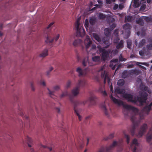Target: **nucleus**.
Segmentation results:
<instances>
[{
	"label": "nucleus",
	"mask_w": 152,
	"mask_h": 152,
	"mask_svg": "<svg viewBox=\"0 0 152 152\" xmlns=\"http://www.w3.org/2000/svg\"><path fill=\"white\" fill-rule=\"evenodd\" d=\"M141 31H142V33H141V35L142 36H144L145 34V30H144L143 29H142L141 30Z\"/></svg>",
	"instance_id": "obj_59"
},
{
	"label": "nucleus",
	"mask_w": 152,
	"mask_h": 152,
	"mask_svg": "<svg viewBox=\"0 0 152 152\" xmlns=\"http://www.w3.org/2000/svg\"><path fill=\"white\" fill-rule=\"evenodd\" d=\"M147 49L149 50H152V44H150L147 45Z\"/></svg>",
	"instance_id": "obj_50"
},
{
	"label": "nucleus",
	"mask_w": 152,
	"mask_h": 152,
	"mask_svg": "<svg viewBox=\"0 0 152 152\" xmlns=\"http://www.w3.org/2000/svg\"><path fill=\"white\" fill-rule=\"evenodd\" d=\"M111 61L114 64H116L118 62V59H113L111 60Z\"/></svg>",
	"instance_id": "obj_56"
},
{
	"label": "nucleus",
	"mask_w": 152,
	"mask_h": 152,
	"mask_svg": "<svg viewBox=\"0 0 152 152\" xmlns=\"http://www.w3.org/2000/svg\"><path fill=\"white\" fill-rule=\"evenodd\" d=\"M148 128V126L147 124H144L141 126L140 130L138 132L139 136L140 137L142 136L144 134L145 132Z\"/></svg>",
	"instance_id": "obj_13"
},
{
	"label": "nucleus",
	"mask_w": 152,
	"mask_h": 152,
	"mask_svg": "<svg viewBox=\"0 0 152 152\" xmlns=\"http://www.w3.org/2000/svg\"><path fill=\"white\" fill-rule=\"evenodd\" d=\"M140 95V97H137V99H133V96L130 94L125 93L123 95V97L127 99L128 102H132L134 103H136L137 101L141 103H144L147 100L148 94L145 92L140 91L139 92Z\"/></svg>",
	"instance_id": "obj_3"
},
{
	"label": "nucleus",
	"mask_w": 152,
	"mask_h": 152,
	"mask_svg": "<svg viewBox=\"0 0 152 152\" xmlns=\"http://www.w3.org/2000/svg\"><path fill=\"white\" fill-rule=\"evenodd\" d=\"M124 84V81L123 79L119 80L117 82V84L119 86H122Z\"/></svg>",
	"instance_id": "obj_30"
},
{
	"label": "nucleus",
	"mask_w": 152,
	"mask_h": 152,
	"mask_svg": "<svg viewBox=\"0 0 152 152\" xmlns=\"http://www.w3.org/2000/svg\"><path fill=\"white\" fill-rule=\"evenodd\" d=\"M92 61L95 62H99L100 57L99 56H95L92 57Z\"/></svg>",
	"instance_id": "obj_24"
},
{
	"label": "nucleus",
	"mask_w": 152,
	"mask_h": 152,
	"mask_svg": "<svg viewBox=\"0 0 152 152\" xmlns=\"http://www.w3.org/2000/svg\"><path fill=\"white\" fill-rule=\"evenodd\" d=\"M84 25L86 29H87V28H88L89 27V21L88 19H86L85 20V22L84 23Z\"/></svg>",
	"instance_id": "obj_41"
},
{
	"label": "nucleus",
	"mask_w": 152,
	"mask_h": 152,
	"mask_svg": "<svg viewBox=\"0 0 152 152\" xmlns=\"http://www.w3.org/2000/svg\"><path fill=\"white\" fill-rule=\"evenodd\" d=\"M76 71L78 74V76L79 77L85 76L87 74L86 71L85 69H83L80 67L77 68Z\"/></svg>",
	"instance_id": "obj_14"
},
{
	"label": "nucleus",
	"mask_w": 152,
	"mask_h": 152,
	"mask_svg": "<svg viewBox=\"0 0 152 152\" xmlns=\"http://www.w3.org/2000/svg\"><path fill=\"white\" fill-rule=\"evenodd\" d=\"M48 50L47 49H45L40 54L39 56L42 57H44L48 55Z\"/></svg>",
	"instance_id": "obj_21"
},
{
	"label": "nucleus",
	"mask_w": 152,
	"mask_h": 152,
	"mask_svg": "<svg viewBox=\"0 0 152 152\" xmlns=\"http://www.w3.org/2000/svg\"><path fill=\"white\" fill-rule=\"evenodd\" d=\"M75 27L76 28L77 32L76 35L77 37H82L84 36L85 34V31L83 27L81 24L79 22L78 20H77V21L75 24Z\"/></svg>",
	"instance_id": "obj_5"
},
{
	"label": "nucleus",
	"mask_w": 152,
	"mask_h": 152,
	"mask_svg": "<svg viewBox=\"0 0 152 152\" xmlns=\"http://www.w3.org/2000/svg\"><path fill=\"white\" fill-rule=\"evenodd\" d=\"M110 97L111 99L115 104L119 106L122 105L123 106V107L124 108L123 112L125 115H128L129 111L130 110H132L135 114L138 113V110L137 108L132 106L124 104L123 102L115 98L112 95H111Z\"/></svg>",
	"instance_id": "obj_2"
},
{
	"label": "nucleus",
	"mask_w": 152,
	"mask_h": 152,
	"mask_svg": "<svg viewBox=\"0 0 152 152\" xmlns=\"http://www.w3.org/2000/svg\"><path fill=\"white\" fill-rule=\"evenodd\" d=\"M139 145L137 140L135 138L132 141V143L131 145V147L132 148L134 146L133 145H134V146L132 149L133 152H137L136 150Z\"/></svg>",
	"instance_id": "obj_15"
},
{
	"label": "nucleus",
	"mask_w": 152,
	"mask_h": 152,
	"mask_svg": "<svg viewBox=\"0 0 152 152\" xmlns=\"http://www.w3.org/2000/svg\"><path fill=\"white\" fill-rule=\"evenodd\" d=\"M53 24V22L51 23L47 27V28L48 29L50 28L51 26H52Z\"/></svg>",
	"instance_id": "obj_62"
},
{
	"label": "nucleus",
	"mask_w": 152,
	"mask_h": 152,
	"mask_svg": "<svg viewBox=\"0 0 152 152\" xmlns=\"http://www.w3.org/2000/svg\"><path fill=\"white\" fill-rule=\"evenodd\" d=\"M115 92L119 94H125V91L124 89H120L119 88H116L115 90Z\"/></svg>",
	"instance_id": "obj_20"
},
{
	"label": "nucleus",
	"mask_w": 152,
	"mask_h": 152,
	"mask_svg": "<svg viewBox=\"0 0 152 152\" xmlns=\"http://www.w3.org/2000/svg\"><path fill=\"white\" fill-rule=\"evenodd\" d=\"M53 69V68L52 67H50V70L49 71H47V74L48 75H49L50 72Z\"/></svg>",
	"instance_id": "obj_61"
},
{
	"label": "nucleus",
	"mask_w": 152,
	"mask_h": 152,
	"mask_svg": "<svg viewBox=\"0 0 152 152\" xmlns=\"http://www.w3.org/2000/svg\"><path fill=\"white\" fill-rule=\"evenodd\" d=\"M106 17V16L102 13H100L99 14V18L100 19H103Z\"/></svg>",
	"instance_id": "obj_38"
},
{
	"label": "nucleus",
	"mask_w": 152,
	"mask_h": 152,
	"mask_svg": "<svg viewBox=\"0 0 152 152\" xmlns=\"http://www.w3.org/2000/svg\"><path fill=\"white\" fill-rule=\"evenodd\" d=\"M39 150L36 152H43L46 150H48L50 151L52 150V148L51 147H48L47 146L41 145L39 146Z\"/></svg>",
	"instance_id": "obj_17"
},
{
	"label": "nucleus",
	"mask_w": 152,
	"mask_h": 152,
	"mask_svg": "<svg viewBox=\"0 0 152 152\" xmlns=\"http://www.w3.org/2000/svg\"><path fill=\"white\" fill-rule=\"evenodd\" d=\"M54 89L55 90L57 91L59 89V86H56L54 87Z\"/></svg>",
	"instance_id": "obj_58"
},
{
	"label": "nucleus",
	"mask_w": 152,
	"mask_h": 152,
	"mask_svg": "<svg viewBox=\"0 0 152 152\" xmlns=\"http://www.w3.org/2000/svg\"><path fill=\"white\" fill-rule=\"evenodd\" d=\"M118 7L119 9L121 10H122L124 8V6L123 4H120L118 6Z\"/></svg>",
	"instance_id": "obj_60"
},
{
	"label": "nucleus",
	"mask_w": 152,
	"mask_h": 152,
	"mask_svg": "<svg viewBox=\"0 0 152 152\" xmlns=\"http://www.w3.org/2000/svg\"><path fill=\"white\" fill-rule=\"evenodd\" d=\"M71 82L70 80H68L67 82V83L66 84V87L67 88H68L69 87L71 84Z\"/></svg>",
	"instance_id": "obj_51"
},
{
	"label": "nucleus",
	"mask_w": 152,
	"mask_h": 152,
	"mask_svg": "<svg viewBox=\"0 0 152 152\" xmlns=\"http://www.w3.org/2000/svg\"><path fill=\"white\" fill-rule=\"evenodd\" d=\"M81 42V41L80 39H75L73 43V45L74 46H77Z\"/></svg>",
	"instance_id": "obj_27"
},
{
	"label": "nucleus",
	"mask_w": 152,
	"mask_h": 152,
	"mask_svg": "<svg viewBox=\"0 0 152 152\" xmlns=\"http://www.w3.org/2000/svg\"><path fill=\"white\" fill-rule=\"evenodd\" d=\"M145 86L142 82H141L140 86V90H142Z\"/></svg>",
	"instance_id": "obj_49"
},
{
	"label": "nucleus",
	"mask_w": 152,
	"mask_h": 152,
	"mask_svg": "<svg viewBox=\"0 0 152 152\" xmlns=\"http://www.w3.org/2000/svg\"><path fill=\"white\" fill-rule=\"evenodd\" d=\"M60 35L59 34H57L54 38H52L48 36L46 38L45 42L47 44L49 45L50 46H51L52 45L54 40H55L56 41H57Z\"/></svg>",
	"instance_id": "obj_12"
},
{
	"label": "nucleus",
	"mask_w": 152,
	"mask_h": 152,
	"mask_svg": "<svg viewBox=\"0 0 152 152\" xmlns=\"http://www.w3.org/2000/svg\"><path fill=\"white\" fill-rule=\"evenodd\" d=\"M133 66L134 65L133 64H130L127 66V67L128 68H133Z\"/></svg>",
	"instance_id": "obj_63"
},
{
	"label": "nucleus",
	"mask_w": 152,
	"mask_h": 152,
	"mask_svg": "<svg viewBox=\"0 0 152 152\" xmlns=\"http://www.w3.org/2000/svg\"><path fill=\"white\" fill-rule=\"evenodd\" d=\"M116 64H115L111 61L110 65V66L111 68L113 70H114L115 68Z\"/></svg>",
	"instance_id": "obj_42"
},
{
	"label": "nucleus",
	"mask_w": 152,
	"mask_h": 152,
	"mask_svg": "<svg viewBox=\"0 0 152 152\" xmlns=\"http://www.w3.org/2000/svg\"><path fill=\"white\" fill-rule=\"evenodd\" d=\"M68 95V93L67 91L63 92L61 95L60 96L61 98H63L64 96H66Z\"/></svg>",
	"instance_id": "obj_44"
},
{
	"label": "nucleus",
	"mask_w": 152,
	"mask_h": 152,
	"mask_svg": "<svg viewBox=\"0 0 152 152\" xmlns=\"http://www.w3.org/2000/svg\"><path fill=\"white\" fill-rule=\"evenodd\" d=\"M133 17L132 16L128 15L125 18V22H131L132 21Z\"/></svg>",
	"instance_id": "obj_28"
},
{
	"label": "nucleus",
	"mask_w": 152,
	"mask_h": 152,
	"mask_svg": "<svg viewBox=\"0 0 152 152\" xmlns=\"http://www.w3.org/2000/svg\"><path fill=\"white\" fill-rule=\"evenodd\" d=\"M111 30L110 28H106L104 30V34L107 37H108L110 34Z\"/></svg>",
	"instance_id": "obj_25"
},
{
	"label": "nucleus",
	"mask_w": 152,
	"mask_h": 152,
	"mask_svg": "<svg viewBox=\"0 0 152 152\" xmlns=\"http://www.w3.org/2000/svg\"><path fill=\"white\" fill-rule=\"evenodd\" d=\"M146 42L145 39H142L139 42L138 44V47L139 48L142 47L145 44Z\"/></svg>",
	"instance_id": "obj_26"
},
{
	"label": "nucleus",
	"mask_w": 152,
	"mask_h": 152,
	"mask_svg": "<svg viewBox=\"0 0 152 152\" xmlns=\"http://www.w3.org/2000/svg\"><path fill=\"white\" fill-rule=\"evenodd\" d=\"M84 43L87 51L89 48H90V50H96V45L93 44L92 40L88 35L86 36V38L84 40Z\"/></svg>",
	"instance_id": "obj_6"
},
{
	"label": "nucleus",
	"mask_w": 152,
	"mask_h": 152,
	"mask_svg": "<svg viewBox=\"0 0 152 152\" xmlns=\"http://www.w3.org/2000/svg\"><path fill=\"white\" fill-rule=\"evenodd\" d=\"M143 90L149 93V90L147 86H145V87H144V88L142 90V91Z\"/></svg>",
	"instance_id": "obj_54"
},
{
	"label": "nucleus",
	"mask_w": 152,
	"mask_h": 152,
	"mask_svg": "<svg viewBox=\"0 0 152 152\" xmlns=\"http://www.w3.org/2000/svg\"><path fill=\"white\" fill-rule=\"evenodd\" d=\"M119 60L120 61H123L126 60V59L124 58L122 56V54H121L119 57Z\"/></svg>",
	"instance_id": "obj_43"
},
{
	"label": "nucleus",
	"mask_w": 152,
	"mask_h": 152,
	"mask_svg": "<svg viewBox=\"0 0 152 152\" xmlns=\"http://www.w3.org/2000/svg\"><path fill=\"white\" fill-rule=\"evenodd\" d=\"M96 21V19L95 18H90L89 20V23L91 26L95 24Z\"/></svg>",
	"instance_id": "obj_29"
},
{
	"label": "nucleus",
	"mask_w": 152,
	"mask_h": 152,
	"mask_svg": "<svg viewBox=\"0 0 152 152\" xmlns=\"http://www.w3.org/2000/svg\"><path fill=\"white\" fill-rule=\"evenodd\" d=\"M145 6L142 5L140 7V10H145Z\"/></svg>",
	"instance_id": "obj_64"
},
{
	"label": "nucleus",
	"mask_w": 152,
	"mask_h": 152,
	"mask_svg": "<svg viewBox=\"0 0 152 152\" xmlns=\"http://www.w3.org/2000/svg\"><path fill=\"white\" fill-rule=\"evenodd\" d=\"M86 81L85 80H78L77 83L76 84V86L72 91V96L70 95H69V99L73 103L74 105V112L78 116L80 121H81L82 118L79 114L80 111L77 110V106L82 104L84 105L86 103L87 101H84L83 102L80 101H74L73 99L74 96H77L79 94L80 87L84 86L86 85Z\"/></svg>",
	"instance_id": "obj_1"
},
{
	"label": "nucleus",
	"mask_w": 152,
	"mask_h": 152,
	"mask_svg": "<svg viewBox=\"0 0 152 152\" xmlns=\"http://www.w3.org/2000/svg\"><path fill=\"white\" fill-rule=\"evenodd\" d=\"M94 38L99 43L102 44V43L105 44L107 45V46L105 47V48H108L110 45V43L108 40L107 38L104 37L102 38V41L101 38L98 35V34L96 33H94L93 34Z\"/></svg>",
	"instance_id": "obj_7"
},
{
	"label": "nucleus",
	"mask_w": 152,
	"mask_h": 152,
	"mask_svg": "<svg viewBox=\"0 0 152 152\" xmlns=\"http://www.w3.org/2000/svg\"><path fill=\"white\" fill-rule=\"evenodd\" d=\"M115 23H113L112 25H111L110 27V28L112 31L113 30L114 28L115 27Z\"/></svg>",
	"instance_id": "obj_48"
},
{
	"label": "nucleus",
	"mask_w": 152,
	"mask_h": 152,
	"mask_svg": "<svg viewBox=\"0 0 152 152\" xmlns=\"http://www.w3.org/2000/svg\"><path fill=\"white\" fill-rule=\"evenodd\" d=\"M129 76V74L127 70H125L122 73V78H125Z\"/></svg>",
	"instance_id": "obj_32"
},
{
	"label": "nucleus",
	"mask_w": 152,
	"mask_h": 152,
	"mask_svg": "<svg viewBox=\"0 0 152 152\" xmlns=\"http://www.w3.org/2000/svg\"><path fill=\"white\" fill-rule=\"evenodd\" d=\"M99 91L104 96H106L107 95V93L105 91H103L102 90V87H100L99 88Z\"/></svg>",
	"instance_id": "obj_39"
},
{
	"label": "nucleus",
	"mask_w": 152,
	"mask_h": 152,
	"mask_svg": "<svg viewBox=\"0 0 152 152\" xmlns=\"http://www.w3.org/2000/svg\"><path fill=\"white\" fill-rule=\"evenodd\" d=\"M132 44V42L131 41L128 40L127 41V48L130 49Z\"/></svg>",
	"instance_id": "obj_45"
},
{
	"label": "nucleus",
	"mask_w": 152,
	"mask_h": 152,
	"mask_svg": "<svg viewBox=\"0 0 152 152\" xmlns=\"http://www.w3.org/2000/svg\"><path fill=\"white\" fill-rule=\"evenodd\" d=\"M142 18L148 22H150L152 20L151 18L149 17L142 16Z\"/></svg>",
	"instance_id": "obj_36"
},
{
	"label": "nucleus",
	"mask_w": 152,
	"mask_h": 152,
	"mask_svg": "<svg viewBox=\"0 0 152 152\" xmlns=\"http://www.w3.org/2000/svg\"><path fill=\"white\" fill-rule=\"evenodd\" d=\"M97 48L100 53H102L101 58L103 61H105L107 58L109 53V52L106 50L105 49L102 48L100 45L97 46Z\"/></svg>",
	"instance_id": "obj_9"
},
{
	"label": "nucleus",
	"mask_w": 152,
	"mask_h": 152,
	"mask_svg": "<svg viewBox=\"0 0 152 152\" xmlns=\"http://www.w3.org/2000/svg\"><path fill=\"white\" fill-rule=\"evenodd\" d=\"M152 102L149 105L145 106L143 108V111L146 114H148L151 109Z\"/></svg>",
	"instance_id": "obj_16"
},
{
	"label": "nucleus",
	"mask_w": 152,
	"mask_h": 152,
	"mask_svg": "<svg viewBox=\"0 0 152 152\" xmlns=\"http://www.w3.org/2000/svg\"><path fill=\"white\" fill-rule=\"evenodd\" d=\"M140 64L142 65H145L147 66H149V63L146 62L140 63Z\"/></svg>",
	"instance_id": "obj_53"
},
{
	"label": "nucleus",
	"mask_w": 152,
	"mask_h": 152,
	"mask_svg": "<svg viewBox=\"0 0 152 152\" xmlns=\"http://www.w3.org/2000/svg\"><path fill=\"white\" fill-rule=\"evenodd\" d=\"M114 137V134L113 133H111L108 136L105 137L104 140H107L109 139L113 138Z\"/></svg>",
	"instance_id": "obj_33"
},
{
	"label": "nucleus",
	"mask_w": 152,
	"mask_h": 152,
	"mask_svg": "<svg viewBox=\"0 0 152 152\" xmlns=\"http://www.w3.org/2000/svg\"><path fill=\"white\" fill-rule=\"evenodd\" d=\"M139 116L140 119L138 120H136L135 115L132 116L131 118V121L132 123V125L131 126L130 129V132L132 136H133L134 135L136 128L139 126L141 120L143 119L144 118V116L143 115L140 114Z\"/></svg>",
	"instance_id": "obj_4"
},
{
	"label": "nucleus",
	"mask_w": 152,
	"mask_h": 152,
	"mask_svg": "<svg viewBox=\"0 0 152 152\" xmlns=\"http://www.w3.org/2000/svg\"><path fill=\"white\" fill-rule=\"evenodd\" d=\"M26 139L27 140L28 146L29 147H31V143L32 142L31 139L28 137H27Z\"/></svg>",
	"instance_id": "obj_31"
},
{
	"label": "nucleus",
	"mask_w": 152,
	"mask_h": 152,
	"mask_svg": "<svg viewBox=\"0 0 152 152\" xmlns=\"http://www.w3.org/2000/svg\"><path fill=\"white\" fill-rule=\"evenodd\" d=\"M48 90L49 91V93L51 97L52 98H54V91H50L48 88Z\"/></svg>",
	"instance_id": "obj_40"
},
{
	"label": "nucleus",
	"mask_w": 152,
	"mask_h": 152,
	"mask_svg": "<svg viewBox=\"0 0 152 152\" xmlns=\"http://www.w3.org/2000/svg\"><path fill=\"white\" fill-rule=\"evenodd\" d=\"M31 90L32 91H34V90H35V88L34 87V84H33V82H31Z\"/></svg>",
	"instance_id": "obj_52"
},
{
	"label": "nucleus",
	"mask_w": 152,
	"mask_h": 152,
	"mask_svg": "<svg viewBox=\"0 0 152 152\" xmlns=\"http://www.w3.org/2000/svg\"><path fill=\"white\" fill-rule=\"evenodd\" d=\"M101 77L102 78H107L108 82L109 83L110 82V79L108 77V74L105 71L102 72Z\"/></svg>",
	"instance_id": "obj_18"
},
{
	"label": "nucleus",
	"mask_w": 152,
	"mask_h": 152,
	"mask_svg": "<svg viewBox=\"0 0 152 152\" xmlns=\"http://www.w3.org/2000/svg\"><path fill=\"white\" fill-rule=\"evenodd\" d=\"M143 19L142 18H140L138 19H137L136 21L137 24L141 26H143L144 23Z\"/></svg>",
	"instance_id": "obj_23"
},
{
	"label": "nucleus",
	"mask_w": 152,
	"mask_h": 152,
	"mask_svg": "<svg viewBox=\"0 0 152 152\" xmlns=\"http://www.w3.org/2000/svg\"><path fill=\"white\" fill-rule=\"evenodd\" d=\"M102 108L103 109L104 113L106 115H108V112L107 111V109L106 107L105 106V105L104 104L102 106Z\"/></svg>",
	"instance_id": "obj_37"
},
{
	"label": "nucleus",
	"mask_w": 152,
	"mask_h": 152,
	"mask_svg": "<svg viewBox=\"0 0 152 152\" xmlns=\"http://www.w3.org/2000/svg\"><path fill=\"white\" fill-rule=\"evenodd\" d=\"M125 137L126 139V142L127 144H129L130 141V137L129 135L127 134L125 135Z\"/></svg>",
	"instance_id": "obj_47"
},
{
	"label": "nucleus",
	"mask_w": 152,
	"mask_h": 152,
	"mask_svg": "<svg viewBox=\"0 0 152 152\" xmlns=\"http://www.w3.org/2000/svg\"><path fill=\"white\" fill-rule=\"evenodd\" d=\"M118 4H115L114 5V6L113 8V9L114 10H116L118 8Z\"/></svg>",
	"instance_id": "obj_55"
},
{
	"label": "nucleus",
	"mask_w": 152,
	"mask_h": 152,
	"mask_svg": "<svg viewBox=\"0 0 152 152\" xmlns=\"http://www.w3.org/2000/svg\"><path fill=\"white\" fill-rule=\"evenodd\" d=\"M139 54L141 56H143L144 55V52L142 50H140V51H139Z\"/></svg>",
	"instance_id": "obj_57"
},
{
	"label": "nucleus",
	"mask_w": 152,
	"mask_h": 152,
	"mask_svg": "<svg viewBox=\"0 0 152 152\" xmlns=\"http://www.w3.org/2000/svg\"><path fill=\"white\" fill-rule=\"evenodd\" d=\"M88 59V57H85L84 58L82 62V64L84 66H87Z\"/></svg>",
	"instance_id": "obj_34"
},
{
	"label": "nucleus",
	"mask_w": 152,
	"mask_h": 152,
	"mask_svg": "<svg viewBox=\"0 0 152 152\" xmlns=\"http://www.w3.org/2000/svg\"><path fill=\"white\" fill-rule=\"evenodd\" d=\"M118 52L117 50L115 49L113 50H109V53H111L113 55H115L118 53Z\"/></svg>",
	"instance_id": "obj_35"
},
{
	"label": "nucleus",
	"mask_w": 152,
	"mask_h": 152,
	"mask_svg": "<svg viewBox=\"0 0 152 152\" xmlns=\"http://www.w3.org/2000/svg\"><path fill=\"white\" fill-rule=\"evenodd\" d=\"M117 145V142L114 141L113 143L109 146H106L101 147L97 152H110L111 150Z\"/></svg>",
	"instance_id": "obj_8"
},
{
	"label": "nucleus",
	"mask_w": 152,
	"mask_h": 152,
	"mask_svg": "<svg viewBox=\"0 0 152 152\" xmlns=\"http://www.w3.org/2000/svg\"><path fill=\"white\" fill-rule=\"evenodd\" d=\"M140 4L139 2H134L133 7H134L137 8L139 7Z\"/></svg>",
	"instance_id": "obj_46"
},
{
	"label": "nucleus",
	"mask_w": 152,
	"mask_h": 152,
	"mask_svg": "<svg viewBox=\"0 0 152 152\" xmlns=\"http://www.w3.org/2000/svg\"><path fill=\"white\" fill-rule=\"evenodd\" d=\"M129 73L131 75H137L139 74L140 72L137 69H132L129 71Z\"/></svg>",
	"instance_id": "obj_22"
},
{
	"label": "nucleus",
	"mask_w": 152,
	"mask_h": 152,
	"mask_svg": "<svg viewBox=\"0 0 152 152\" xmlns=\"http://www.w3.org/2000/svg\"><path fill=\"white\" fill-rule=\"evenodd\" d=\"M114 43L116 45V48L118 50H121L124 47V41L123 40H120L118 37L114 39Z\"/></svg>",
	"instance_id": "obj_10"
},
{
	"label": "nucleus",
	"mask_w": 152,
	"mask_h": 152,
	"mask_svg": "<svg viewBox=\"0 0 152 152\" xmlns=\"http://www.w3.org/2000/svg\"><path fill=\"white\" fill-rule=\"evenodd\" d=\"M131 27L130 25L128 23H126L123 26V28L125 30V35L126 36L127 38H128L130 35L131 34L130 30Z\"/></svg>",
	"instance_id": "obj_11"
},
{
	"label": "nucleus",
	"mask_w": 152,
	"mask_h": 152,
	"mask_svg": "<svg viewBox=\"0 0 152 152\" xmlns=\"http://www.w3.org/2000/svg\"><path fill=\"white\" fill-rule=\"evenodd\" d=\"M96 99V96L94 95L91 96L88 99L87 101L89 102L92 105H94L96 104L95 99Z\"/></svg>",
	"instance_id": "obj_19"
}]
</instances>
